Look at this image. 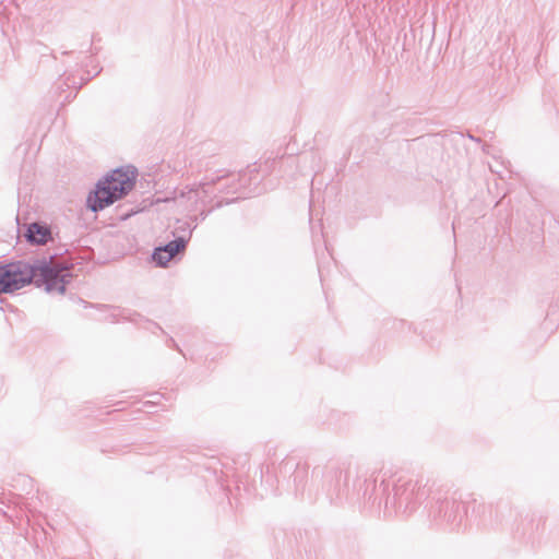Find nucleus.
<instances>
[{"label":"nucleus","mask_w":559,"mask_h":559,"mask_svg":"<svg viewBox=\"0 0 559 559\" xmlns=\"http://www.w3.org/2000/svg\"><path fill=\"white\" fill-rule=\"evenodd\" d=\"M169 342L171 343V346H174L176 349L180 350L178 345L176 344L175 340L170 338Z\"/></svg>","instance_id":"13"},{"label":"nucleus","mask_w":559,"mask_h":559,"mask_svg":"<svg viewBox=\"0 0 559 559\" xmlns=\"http://www.w3.org/2000/svg\"><path fill=\"white\" fill-rule=\"evenodd\" d=\"M226 176L217 177H205L203 181L193 187H186L176 194L175 201L179 205H185L190 211H200L199 218L204 221L206 216L216 207L223 205L222 201L216 202L209 210H205L206 205L210 204L215 195L216 189L214 186L221 180L225 179ZM217 191L223 192V188H218Z\"/></svg>","instance_id":"3"},{"label":"nucleus","mask_w":559,"mask_h":559,"mask_svg":"<svg viewBox=\"0 0 559 559\" xmlns=\"http://www.w3.org/2000/svg\"><path fill=\"white\" fill-rule=\"evenodd\" d=\"M140 317L139 314L136 313H131L130 311L128 310H120V309H117V308H112L110 310V313L108 314L107 319L115 323V322H120V321H123V320H127V321H132V322H136V318Z\"/></svg>","instance_id":"9"},{"label":"nucleus","mask_w":559,"mask_h":559,"mask_svg":"<svg viewBox=\"0 0 559 559\" xmlns=\"http://www.w3.org/2000/svg\"><path fill=\"white\" fill-rule=\"evenodd\" d=\"M465 515V506L453 499L441 501L435 513V518L444 522L451 530L460 527Z\"/></svg>","instance_id":"5"},{"label":"nucleus","mask_w":559,"mask_h":559,"mask_svg":"<svg viewBox=\"0 0 559 559\" xmlns=\"http://www.w3.org/2000/svg\"><path fill=\"white\" fill-rule=\"evenodd\" d=\"M186 235L176 236V238L169 241L167 245L159 247V252H166L168 259H173L179 252L183 251L188 241L191 238L194 227H189L186 224Z\"/></svg>","instance_id":"6"},{"label":"nucleus","mask_w":559,"mask_h":559,"mask_svg":"<svg viewBox=\"0 0 559 559\" xmlns=\"http://www.w3.org/2000/svg\"><path fill=\"white\" fill-rule=\"evenodd\" d=\"M425 485L417 479H399L393 487V493L389 495L385 508H394L403 514L412 513L416 507L426 498Z\"/></svg>","instance_id":"4"},{"label":"nucleus","mask_w":559,"mask_h":559,"mask_svg":"<svg viewBox=\"0 0 559 559\" xmlns=\"http://www.w3.org/2000/svg\"><path fill=\"white\" fill-rule=\"evenodd\" d=\"M152 259L158 266H166L167 263L171 260L167 258L166 252H159V247L154 250Z\"/></svg>","instance_id":"10"},{"label":"nucleus","mask_w":559,"mask_h":559,"mask_svg":"<svg viewBox=\"0 0 559 559\" xmlns=\"http://www.w3.org/2000/svg\"><path fill=\"white\" fill-rule=\"evenodd\" d=\"M309 476V469L307 465H297L294 474L293 480L296 486L297 491H302L305 489V485L307 483Z\"/></svg>","instance_id":"8"},{"label":"nucleus","mask_w":559,"mask_h":559,"mask_svg":"<svg viewBox=\"0 0 559 559\" xmlns=\"http://www.w3.org/2000/svg\"><path fill=\"white\" fill-rule=\"evenodd\" d=\"M153 400L146 401L142 404L141 411L145 413H154L155 406L159 403L160 395L157 393L152 394Z\"/></svg>","instance_id":"11"},{"label":"nucleus","mask_w":559,"mask_h":559,"mask_svg":"<svg viewBox=\"0 0 559 559\" xmlns=\"http://www.w3.org/2000/svg\"><path fill=\"white\" fill-rule=\"evenodd\" d=\"M186 224L189 226V227H197V224L194 223H190L189 221H181V219H178L177 223H176V227H175V233L174 235L176 236V233H180V235H186Z\"/></svg>","instance_id":"12"},{"label":"nucleus","mask_w":559,"mask_h":559,"mask_svg":"<svg viewBox=\"0 0 559 559\" xmlns=\"http://www.w3.org/2000/svg\"><path fill=\"white\" fill-rule=\"evenodd\" d=\"M53 258L36 259L32 264L15 261L0 265V295L12 294L31 283L37 287L44 286L47 293L63 294L72 274L67 263L53 262Z\"/></svg>","instance_id":"1"},{"label":"nucleus","mask_w":559,"mask_h":559,"mask_svg":"<svg viewBox=\"0 0 559 559\" xmlns=\"http://www.w3.org/2000/svg\"><path fill=\"white\" fill-rule=\"evenodd\" d=\"M25 238L32 245H45L51 238V230L45 224L32 223L27 226Z\"/></svg>","instance_id":"7"},{"label":"nucleus","mask_w":559,"mask_h":559,"mask_svg":"<svg viewBox=\"0 0 559 559\" xmlns=\"http://www.w3.org/2000/svg\"><path fill=\"white\" fill-rule=\"evenodd\" d=\"M134 185L135 170L117 168L97 182L96 189L87 197V205L95 213L102 211L126 195Z\"/></svg>","instance_id":"2"}]
</instances>
